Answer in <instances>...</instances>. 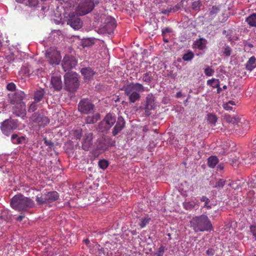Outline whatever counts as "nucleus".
Here are the masks:
<instances>
[{"label": "nucleus", "mask_w": 256, "mask_h": 256, "mask_svg": "<svg viewBox=\"0 0 256 256\" xmlns=\"http://www.w3.org/2000/svg\"><path fill=\"white\" fill-rule=\"evenodd\" d=\"M190 226L195 232L213 230L210 220L204 214L193 217L190 221Z\"/></svg>", "instance_id": "f257e3e1"}, {"label": "nucleus", "mask_w": 256, "mask_h": 256, "mask_svg": "<svg viewBox=\"0 0 256 256\" xmlns=\"http://www.w3.org/2000/svg\"><path fill=\"white\" fill-rule=\"evenodd\" d=\"M10 206L16 210L26 212L28 209L33 208L34 202L30 198L22 194H17L12 198Z\"/></svg>", "instance_id": "f03ea898"}, {"label": "nucleus", "mask_w": 256, "mask_h": 256, "mask_svg": "<svg viewBox=\"0 0 256 256\" xmlns=\"http://www.w3.org/2000/svg\"><path fill=\"white\" fill-rule=\"evenodd\" d=\"M144 88L140 83H131L124 89L126 94L128 96L130 102L134 103L140 99V92L144 91Z\"/></svg>", "instance_id": "7ed1b4c3"}, {"label": "nucleus", "mask_w": 256, "mask_h": 256, "mask_svg": "<svg viewBox=\"0 0 256 256\" xmlns=\"http://www.w3.org/2000/svg\"><path fill=\"white\" fill-rule=\"evenodd\" d=\"M64 89L74 92L78 88L80 84L78 74L74 72H68L64 76Z\"/></svg>", "instance_id": "20e7f679"}, {"label": "nucleus", "mask_w": 256, "mask_h": 256, "mask_svg": "<svg viewBox=\"0 0 256 256\" xmlns=\"http://www.w3.org/2000/svg\"><path fill=\"white\" fill-rule=\"evenodd\" d=\"M100 3L99 0H82L76 10V13L80 16H84L91 12L94 6Z\"/></svg>", "instance_id": "39448f33"}, {"label": "nucleus", "mask_w": 256, "mask_h": 256, "mask_svg": "<svg viewBox=\"0 0 256 256\" xmlns=\"http://www.w3.org/2000/svg\"><path fill=\"white\" fill-rule=\"evenodd\" d=\"M18 121L12 118L6 119L1 123L0 129L4 134L9 136L12 132L17 128Z\"/></svg>", "instance_id": "423d86ee"}, {"label": "nucleus", "mask_w": 256, "mask_h": 256, "mask_svg": "<svg viewBox=\"0 0 256 256\" xmlns=\"http://www.w3.org/2000/svg\"><path fill=\"white\" fill-rule=\"evenodd\" d=\"M116 122V116L115 115L110 113L108 114L99 123L98 128L102 132H106L112 127Z\"/></svg>", "instance_id": "0eeeda50"}, {"label": "nucleus", "mask_w": 256, "mask_h": 256, "mask_svg": "<svg viewBox=\"0 0 256 256\" xmlns=\"http://www.w3.org/2000/svg\"><path fill=\"white\" fill-rule=\"evenodd\" d=\"M78 110L82 114H90L94 112V105L88 99H82L78 103Z\"/></svg>", "instance_id": "6e6552de"}, {"label": "nucleus", "mask_w": 256, "mask_h": 256, "mask_svg": "<svg viewBox=\"0 0 256 256\" xmlns=\"http://www.w3.org/2000/svg\"><path fill=\"white\" fill-rule=\"evenodd\" d=\"M50 64H60L62 57L59 51L54 47H50L45 53Z\"/></svg>", "instance_id": "1a4fd4ad"}, {"label": "nucleus", "mask_w": 256, "mask_h": 256, "mask_svg": "<svg viewBox=\"0 0 256 256\" xmlns=\"http://www.w3.org/2000/svg\"><path fill=\"white\" fill-rule=\"evenodd\" d=\"M59 195L56 192H51L42 194L40 197L37 196L36 200L40 204H50L57 200Z\"/></svg>", "instance_id": "9d476101"}, {"label": "nucleus", "mask_w": 256, "mask_h": 256, "mask_svg": "<svg viewBox=\"0 0 256 256\" xmlns=\"http://www.w3.org/2000/svg\"><path fill=\"white\" fill-rule=\"evenodd\" d=\"M12 108V113L17 116H21L22 118L26 116V106L24 102H19L14 104Z\"/></svg>", "instance_id": "9b49d317"}, {"label": "nucleus", "mask_w": 256, "mask_h": 256, "mask_svg": "<svg viewBox=\"0 0 256 256\" xmlns=\"http://www.w3.org/2000/svg\"><path fill=\"white\" fill-rule=\"evenodd\" d=\"M155 98L152 94H148L146 98V104L144 107L146 116H148L151 114V110H154L156 105L155 104Z\"/></svg>", "instance_id": "f8f14e48"}, {"label": "nucleus", "mask_w": 256, "mask_h": 256, "mask_svg": "<svg viewBox=\"0 0 256 256\" xmlns=\"http://www.w3.org/2000/svg\"><path fill=\"white\" fill-rule=\"evenodd\" d=\"M32 120L39 126H44L50 122L49 118L42 114L36 112L31 117Z\"/></svg>", "instance_id": "ddd939ff"}, {"label": "nucleus", "mask_w": 256, "mask_h": 256, "mask_svg": "<svg viewBox=\"0 0 256 256\" xmlns=\"http://www.w3.org/2000/svg\"><path fill=\"white\" fill-rule=\"evenodd\" d=\"M69 16L68 24L75 30L82 28V23L78 16H76L74 14H70Z\"/></svg>", "instance_id": "4468645a"}, {"label": "nucleus", "mask_w": 256, "mask_h": 256, "mask_svg": "<svg viewBox=\"0 0 256 256\" xmlns=\"http://www.w3.org/2000/svg\"><path fill=\"white\" fill-rule=\"evenodd\" d=\"M92 134L89 132L86 134L82 140V150L88 151L92 146Z\"/></svg>", "instance_id": "2eb2a0df"}, {"label": "nucleus", "mask_w": 256, "mask_h": 256, "mask_svg": "<svg viewBox=\"0 0 256 256\" xmlns=\"http://www.w3.org/2000/svg\"><path fill=\"white\" fill-rule=\"evenodd\" d=\"M50 84L56 91H60L62 88V82L60 76H53L51 78Z\"/></svg>", "instance_id": "dca6fc26"}, {"label": "nucleus", "mask_w": 256, "mask_h": 256, "mask_svg": "<svg viewBox=\"0 0 256 256\" xmlns=\"http://www.w3.org/2000/svg\"><path fill=\"white\" fill-rule=\"evenodd\" d=\"M125 124V121L122 117L118 116L116 124L112 129V134L116 136L124 128Z\"/></svg>", "instance_id": "f3484780"}, {"label": "nucleus", "mask_w": 256, "mask_h": 256, "mask_svg": "<svg viewBox=\"0 0 256 256\" xmlns=\"http://www.w3.org/2000/svg\"><path fill=\"white\" fill-rule=\"evenodd\" d=\"M25 97L24 93L20 90L16 92L12 96L11 100V102L12 104H18L19 102H24L22 100Z\"/></svg>", "instance_id": "a211bd4d"}, {"label": "nucleus", "mask_w": 256, "mask_h": 256, "mask_svg": "<svg viewBox=\"0 0 256 256\" xmlns=\"http://www.w3.org/2000/svg\"><path fill=\"white\" fill-rule=\"evenodd\" d=\"M91 114L92 116H88L85 119L86 123L87 124H94L100 119V114L99 113L94 112Z\"/></svg>", "instance_id": "6ab92c4d"}, {"label": "nucleus", "mask_w": 256, "mask_h": 256, "mask_svg": "<svg viewBox=\"0 0 256 256\" xmlns=\"http://www.w3.org/2000/svg\"><path fill=\"white\" fill-rule=\"evenodd\" d=\"M206 84L214 88H216L218 93H220L222 90V88L220 86V81L218 79L212 78L210 80H207Z\"/></svg>", "instance_id": "aec40b11"}, {"label": "nucleus", "mask_w": 256, "mask_h": 256, "mask_svg": "<svg viewBox=\"0 0 256 256\" xmlns=\"http://www.w3.org/2000/svg\"><path fill=\"white\" fill-rule=\"evenodd\" d=\"M11 141L14 144H23L25 143L26 137L24 136H18L16 134H14L11 136Z\"/></svg>", "instance_id": "412c9836"}, {"label": "nucleus", "mask_w": 256, "mask_h": 256, "mask_svg": "<svg viewBox=\"0 0 256 256\" xmlns=\"http://www.w3.org/2000/svg\"><path fill=\"white\" fill-rule=\"evenodd\" d=\"M196 198H194L190 201H185L183 202V206L186 210H191L194 208L197 204Z\"/></svg>", "instance_id": "4be33fe9"}, {"label": "nucleus", "mask_w": 256, "mask_h": 256, "mask_svg": "<svg viewBox=\"0 0 256 256\" xmlns=\"http://www.w3.org/2000/svg\"><path fill=\"white\" fill-rule=\"evenodd\" d=\"M206 40L204 38H200L196 40L194 42L195 48L198 50H202L206 48Z\"/></svg>", "instance_id": "5701e85b"}, {"label": "nucleus", "mask_w": 256, "mask_h": 256, "mask_svg": "<svg viewBox=\"0 0 256 256\" xmlns=\"http://www.w3.org/2000/svg\"><path fill=\"white\" fill-rule=\"evenodd\" d=\"M81 72L86 80L90 79L94 74V71L90 68H82Z\"/></svg>", "instance_id": "b1692460"}, {"label": "nucleus", "mask_w": 256, "mask_h": 256, "mask_svg": "<svg viewBox=\"0 0 256 256\" xmlns=\"http://www.w3.org/2000/svg\"><path fill=\"white\" fill-rule=\"evenodd\" d=\"M224 120L227 122L233 124H238L240 120L236 116H231L230 115L226 116H224Z\"/></svg>", "instance_id": "393cba45"}, {"label": "nucleus", "mask_w": 256, "mask_h": 256, "mask_svg": "<svg viewBox=\"0 0 256 256\" xmlns=\"http://www.w3.org/2000/svg\"><path fill=\"white\" fill-rule=\"evenodd\" d=\"M246 21L250 26L256 27V14L254 13L249 16H248Z\"/></svg>", "instance_id": "a878e982"}, {"label": "nucleus", "mask_w": 256, "mask_h": 256, "mask_svg": "<svg viewBox=\"0 0 256 256\" xmlns=\"http://www.w3.org/2000/svg\"><path fill=\"white\" fill-rule=\"evenodd\" d=\"M44 92L43 90H40L36 91L34 94V100L36 102H40L44 98Z\"/></svg>", "instance_id": "bb28decb"}, {"label": "nucleus", "mask_w": 256, "mask_h": 256, "mask_svg": "<svg viewBox=\"0 0 256 256\" xmlns=\"http://www.w3.org/2000/svg\"><path fill=\"white\" fill-rule=\"evenodd\" d=\"M218 162V160L216 156H211L208 159V164L212 168H214Z\"/></svg>", "instance_id": "cd10ccee"}, {"label": "nucleus", "mask_w": 256, "mask_h": 256, "mask_svg": "<svg viewBox=\"0 0 256 256\" xmlns=\"http://www.w3.org/2000/svg\"><path fill=\"white\" fill-rule=\"evenodd\" d=\"M150 218L148 216H144L140 220V222L139 223V225L140 226V228H144L146 224H148L150 220Z\"/></svg>", "instance_id": "c85d7f7f"}, {"label": "nucleus", "mask_w": 256, "mask_h": 256, "mask_svg": "<svg viewBox=\"0 0 256 256\" xmlns=\"http://www.w3.org/2000/svg\"><path fill=\"white\" fill-rule=\"evenodd\" d=\"M204 73L206 76H213L214 73V69L212 68V66H208L204 69Z\"/></svg>", "instance_id": "c756f323"}, {"label": "nucleus", "mask_w": 256, "mask_h": 256, "mask_svg": "<svg viewBox=\"0 0 256 256\" xmlns=\"http://www.w3.org/2000/svg\"><path fill=\"white\" fill-rule=\"evenodd\" d=\"M232 50L228 46L225 45L222 48V53L225 56H229L231 54Z\"/></svg>", "instance_id": "7c9ffc66"}, {"label": "nucleus", "mask_w": 256, "mask_h": 256, "mask_svg": "<svg viewBox=\"0 0 256 256\" xmlns=\"http://www.w3.org/2000/svg\"><path fill=\"white\" fill-rule=\"evenodd\" d=\"M207 120L210 123L215 124L217 121V117L214 114H210L207 115Z\"/></svg>", "instance_id": "2f4dec72"}, {"label": "nucleus", "mask_w": 256, "mask_h": 256, "mask_svg": "<svg viewBox=\"0 0 256 256\" xmlns=\"http://www.w3.org/2000/svg\"><path fill=\"white\" fill-rule=\"evenodd\" d=\"M200 200L201 202H204V208H206L208 210H210L212 208L211 206L208 204L210 200L206 196H202Z\"/></svg>", "instance_id": "473e14b6"}, {"label": "nucleus", "mask_w": 256, "mask_h": 256, "mask_svg": "<svg viewBox=\"0 0 256 256\" xmlns=\"http://www.w3.org/2000/svg\"><path fill=\"white\" fill-rule=\"evenodd\" d=\"M38 102H32L28 106V112H32L35 111L38 108Z\"/></svg>", "instance_id": "72a5a7b5"}, {"label": "nucleus", "mask_w": 256, "mask_h": 256, "mask_svg": "<svg viewBox=\"0 0 256 256\" xmlns=\"http://www.w3.org/2000/svg\"><path fill=\"white\" fill-rule=\"evenodd\" d=\"M152 80V76L150 72L144 74L142 76V80L146 83H150Z\"/></svg>", "instance_id": "f704fd0d"}, {"label": "nucleus", "mask_w": 256, "mask_h": 256, "mask_svg": "<svg viewBox=\"0 0 256 256\" xmlns=\"http://www.w3.org/2000/svg\"><path fill=\"white\" fill-rule=\"evenodd\" d=\"M242 66H241L240 65H238L236 68L238 71H240L238 76H240V77H242L247 74V72L246 70V68H244V69H243L242 68Z\"/></svg>", "instance_id": "c9c22d12"}, {"label": "nucleus", "mask_w": 256, "mask_h": 256, "mask_svg": "<svg viewBox=\"0 0 256 256\" xmlns=\"http://www.w3.org/2000/svg\"><path fill=\"white\" fill-rule=\"evenodd\" d=\"M200 6L201 2L200 0L193 2L192 5V8L194 10H200Z\"/></svg>", "instance_id": "e433bc0d"}, {"label": "nucleus", "mask_w": 256, "mask_h": 256, "mask_svg": "<svg viewBox=\"0 0 256 256\" xmlns=\"http://www.w3.org/2000/svg\"><path fill=\"white\" fill-rule=\"evenodd\" d=\"M110 26V30H112L116 27V24L115 22V20L112 18H110V21L107 23L106 25V27Z\"/></svg>", "instance_id": "4c0bfd02"}, {"label": "nucleus", "mask_w": 256, "mask_h": 256, "mask_svg": "<svg viewBox=\"0 0 256 256\" xmlns=\"http://www.w3.org/2000/svg\"><path fill=\"white\" fill-rule=\"evenodd\" d=\"M108 162L105 160H100L98 162V166L102 169L104 170L108 166Z\"/></svg>", "instance_id": "58836bf2"}, {"label": "nucleus", "mask_w": 256, "mask_h": 256, "mask_svg": "<svg viewBox=\"0 0 256 256\" xmlns=\"http://www.w3.org/2000/svg\"><path fill=\"white\" fill-rule=\"evenodd\" d=\"M226 182V180L224 179H219L216 182V184L214 186L216 188H222Z\"/></svg>", "instance_id": "ea45409f"}, {"label": "nucleus", "mask_w": 256, "mask_h": 256, "mask_svg": "<svg viewBox=\"0 0 256 256\" xmlns=\"http://www.w3.org/2000/svg\"><path fill=\"white\" fill-rule=\"evenodd\" d=\"M194 57V54L192 52H188L184 54L182 58L184 60H192Z\"/></svg>", "instance_id": "a19ab883"}, {"label": "nucleus", "mask_w": 256, "mask_h": 256, "mask_svg": "<svg viewBox=\"0 0 256 256\" xmlns=\"http://www.w3.org/2000/svg\"><path fill=\"white\" fill-rule=\"evenodd\" d=\"M21 72L26 76H30V72L29 68L28 66H23L21 70Z\"/></svg>", "instance_id": "79ce46f5"}, {"label": "nucleus", "mask_w": 256, "mask_h": 256, "mask_svg": "<svg viewBox=\"0 0 256 256\" xmlns=\"http://www.w3.org/2000/svg\"><path fill=\"white\" fill-rule=\"evenodd\" d=\"M242 160L244 161L245 164H250L254 162V160L252 159V156H248L246 158L242 157Z\"/></svg>", "instance_id": "37998d69"}, {"label": "nucleus", "mask_w": 256, "mask_h": 256, "mask_svg": "<svg viewBox=\"0 0 256 256\" xmlns=\"http://www.w3.org/2000/svg\"><path fill=\"white\" fill-rule=\"evenodd\" d=\"M242 68L244 69L246 68V72H250L254 68H256V65H240Z\"/></svg>", "instance_id": "c03bdc74"}, {"label": "nucleus", "mask_w": 256, "mask_h": 256, "mask_svg": "<svg viewBox=\"0 0 256 256\" xmlns=\"http://www.w3.org/2000/svg\"><path fill=\"white\" fill-rule=\"evenodd\" d=\"M220 11V8L216 6H213L210 12V16H214L216 14Z\"/></svg>", "instance_id": "a18cd8bd"}, {"label": "nucleus", "mask_w": 256, "mask_h": 256, "mask_svg": "<svg viewBox=\"0 0 256 256\" xmlns=\"http://www.w3.org/2000/svg\"><path fill=\"white\" fill-rule=\"evenodd\" d=\"M73 59V58L70 57L68 56H66L63 59V64H72V60Z\"/></svg>", "instance_id": "49530a36"}, {"label": "nucleus", "mask_w": 256, "mask_h": 256, "mask_svg": "<svg viewBox=\"0 0 256 256\" xmlns=\"http://www.w3.org/2000/svg\"><path fill=\"white\" fill-rule=\"evenodd\" d=\"M184 0H182L180 2L179 4H178L176 6H175L173 8H172V12H176L182 6V4H183V2L184 1Z\"/></svg>", "instance_id": "de8ad7c7"}, {"label": "nucleus", "mask_w": 256, "mask_h": 256, "mask_svg": "<svg viewBox=\"0 0 256 256\" xmlns=\"http://www.w3.org/2000/svg\"><path fill=\"white\" fill-rule=\"evenodd\" d=\"M166 250H167V248L165 246H164L162 245L159 248L157 252L158 254L160 256H163V255L164 254V251Z\"/></svg>", "instance_id": "09e8293b"}, {"label": "nucleus", "mask_w": 256, "mask_h": 256, "mask_svg": "<svg viewBox=\"0 0 256 256\" xmlns=\"http://www.w3.org/2000/svg\"><path fill=\"white\" fill-rule=\"evenodd\" d=\"M250 230L251 233L252 234V236H254V238L255 240H256V226H250Z\"/></svg>", "instance_id": "8fccbe9b"}, {"label": "nucleus", "mask_w": 256, "mask_h": 256, "mask_svg": "<svg viewBox=\"0 0 256 256\" xmlns=\"http://www.w3.org/2000/svg\"><path fill=\"white\" fill-rule=\"evenodd\" d=\"M74 136L76 139L80 140L82 137V130H76L74 132Z\"/></svg>", "instance_id": "3c124183"}, {"label": "nucleus", "mask_w": 256, "mask_h": 256, "mask_svg": "<svg viewBox=\"0 0 256 256\" xmlns=\"http://www.w3.org/2000/svg\"><path fill=\"white\" fill-rule=\"evenodd\" d=\"M172 32V28H165L162 30V35L164 36L165 34L167 33H170Z\"/></svg>", "instance_id": "603ef678"}, {"label": "nucleus", "mask_w": 256, "mask_h": 256, "mask_svg": "<svg viewBox=\"0 0 256 256\" xmlns=\"http://www.w3.org/2000/svg\"><path fill=\"white\" fill-rule=\"evenodd\" d=\"M6 88L8 90L12 91L16 88V86L14 83H10L7 84Z\"/></svg>", "instance_id": "864d4df0"}, {"label": "nucleus", "mask_w": 256, "mask_h": 256, "mask_svg": "<svg viewBox=\"0 0 256 256\" xmlns=\"http://www.w3.org/2000/svg\"><path fill=\"white\" fill-rule=\"evenodd\" d=\"M222 106L226 110H232L233 108L232 106H231L230 105H229V104L224 103L222 105Z\"/></svg>", "instance_id": "5fc2aeb1"}, {"label": "nucleus", "mask_w": 256, "mask_h": 256, "mask_svg": "<svg viewBox=\"0 0 256 256\" xmlns=\"http://www.w3.org/2000/svg\"><path fill=\"white\" fill-rule=\"evenodd\" d=\"M62 66L64 72L69 70L73 68L72 65H62Z\"/></svg>", "instance_id": "6e6d98bb"}, {"label": "nucleus", "mask_w": 256, "mask_h": 256, "mask_svg": "<svg viewBox=\"0 0 256 256\" xmlns=\"http://www.w3.org/2000/svg\"><path fill=\"white\" fill-rule=\"evenodd\" d=\"M171 12H172V8H167L166 10H162V13L164 14H168Z\"/></svg>", "instance_id": "4d7b16f0"}, {"label": "nucleus", "mask_w": 256, "mask_h": 256, "mask_svg": "<svg viewBox=\"0 0 256 256\" xmlns=\"http://www.w3.org/2000/svg\"><path fill=\"white\" fill-rule=\"evenodd\" d=\"M206 254L209 256H213L214 254V250L212 248H209L206 251Z\"/></svg>", "instance_id": "13d9d810"}, {"label": "nucleus", "mask_w": 256, "mask_h": 256, "mask_svg": "<svg viewBox=\"0 0 256 256\" xmlns=\"http://www.w3.org/2000/svg\"><path fill=\"white\" fill-rule=\"evenodd\" d=\"M256 58L254 56L250 57L246 64H254Z\"/></svg>", "instance_id": "bf43d9fd"}, {"label": "nucleus", "mask_w": 256, "mask_h": 256, "mask_svg": "<svg viewBox=\"0 0 256 256\" xmlns=\"http://www.w3.org/2000/svg\"><path fill=\"white\" fill-rule=\"evenodd\" d=\"M44 144L46 146H53V143L50 140H48L45 138H44Z\"/></svg>", "instance_id": "052dcab7"}, {"label": "nucleus", "mask_w": 256, "mask_h": 256, "mask_svg": "<svg viewBox=\"0 0 256 256\" xmlns=\"http://www.w3.org/2000/svg\"><path fill=\"white\" fill-rule=\"evenodd\" d=\"M182 96H185L183 95L180 91L176 93V97L177 98H180Z\"/></svg>", "instance_id": "680f3d73"}, {"label": "nucleus", "mask_w": 256, "mask_h": 256, "mask_svg": "<svg viewBox=\"0 0 256 256\" xmlns=\"http://www.w3.org/2000/svg\"><path fill=\"white\" fill-rule=\"evenodd\" d=\"M24 215H20V216H18L17 218V220L19 221V222H20L22 221L23 218H24Z\"/></svg>", "instance_id": "e2e57ef3"}, {"label": "nucleus", "mask_w": 256, "mask_h": 256, "mask_svg": "<svg viewBox=\"0 0 256 256\" xmlns=\"http://www.w3.org/2000/svg\"><path fill=\"white\" fill-rule=\"evenodd\" d=\"M226 104H229V105L234 106L236 104L235 102L232 100H230L228 102H226Z\"/></svg>", "instance_id": "0e129e2a"}, {"label": "nucleus", "mask_w": 256, "mask_h": 256, "mask_svg": "<svg viewBox=\"0 0 256 256\" xmlns=\"http://www.w3.org/2000/svg\"><path fill=\"white\" fill-rule=\"evenodd\" d=\"M232 162H234V164H239V162H239V160H236H236H232Z\"/></svg>", "instance_id": "69168bd1"}, {"label": "nucleus", "mask_w": 256, "mask_h": 256, "mask_svg": "<svg viewBox=\"0 0 256 256\" xmlns=\"http://www.w3.org/2000/svg\"><path fill=\"white\" fill-rule=\"evenodd\" d=\"M84 242L86 243V244H88L90 243V240L88 239H86L84 240Z\"/></svg>", "instance_id": "338daca9"}, {"label": "nucleus", "mask_w": 256, "mask_h": 256, "mask_svg": "<svg viewBox=\"0 0 256 256\" xmlns=\"http://www.w3.org/2000/svg\"><path fill=\"white\" fill-rule=\"evenodd\" d=\"M163 38H164V41L166 42V43H167L168 42V40L167 39V38H165V36H163Z\"/></svg>", "instance_id": "774afa93"}]
</instances>
